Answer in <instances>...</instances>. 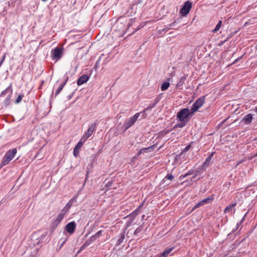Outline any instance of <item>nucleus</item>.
I'll return each instance as SVG.
<instances>
[{
	"label": "nucleus",
	"mask_w": 257,
	"mask_h": 257,
	"mask_svg": "<svg viewBox=\"0 0 257 257\" xmlns=\"http://www.w3.org/2000/svg\"><path fill=\"white\" fill-rule=\"evenodd\" d=\"M141 207H142V205H140L137 209H136L132 213H131L129 215V217L130 218H132L131 221L130 222V224H131L134 221L136 216L138 214V213L140 212V209Z\"/></svg>",
	"instance_id": "obj_13"
},
{
	"label": "nucleus",
	"mask_w": 257,
	"mask_h": 257,
	"mask_svg": "<svg viewBox=\"0 0 257 257\" xmlns=\"http://www.w3.org/2000/svg\"><path fill=\"white\" fill-rule=\"evenodd\" d=\"M23 97H24V95H23V94L22 95H21V94L19 95L18 96V97H17L16 99L15 102L16 103H20L22 101V98H23Z\"/></svg>",
	"instance_id": "obj_28"
},
{
	"label": "nucleus",
	"mask_w": 257,
	"mask_h": 257,
	"mask_svg": "<svg viewBox=\"0 0 257 257\" xmlns=\"http://www.w3.org/2000/svg\"><path fill=\"white\" fill-rule=\"evenodd\" d=\"M94 240H91V237L89 239H88L87 240H86L85 241V242L84 244V246H86H86H88Z\"/></svg>",
	"instance_id": "obj_31"
},
{
	"label": "nucleus",
	"mask_w": 257,
	"mask_h": 257,
	"mask_svg": "<svg viewBox=\"0 0 257 257\" xmlns=\"http://www.w3.org/2000/svg\"><path fill=\"white\" fill-rule=\"evenodd\" d=\"M183 176H184V178H185V177L188 176L187 173H186L185 174L183 175Z\"/></svg>",
	"instance_id": "obj_45"
},
{
	"label": "nucleus",
	"mask_w": 257,
	"mask_h": 257,
	"mask_svg": "<svg viewBox=\"0 0 257 257\" xmlns=\"http://www.w3.org/2000/svg\"><path fill=\"white\" fill-rule=\"evenodd\" d=\"M97 125L96 123H93L91 124L88 127V130L86 132H85L83 136L81 138L83 139V140H84L85 141L92 135L93 132L95 131L96 129V127Z\"/></svg>",
	"instance_id": "obj_7"
},
{
	"label": "nucleus",
	"mask_w": 257,
	"mask_h": 257,
	"mask_svg": "<svg viewBox=\"0 0 257 257\" xmlns=\"http://www.w3.org/2000/svg\"><path fill=\"white\" fill-rule=\"evenodd\" d=\"M48 233L47 232H44L41 235L40 239L37 242V243H39L40 242H43L44 240L45 239Z\"/></svg>",
	"instance_id": "obj_23"
},
{
	"label": "nucleus",
	"mask_w": 257,
	"mask_h": 257,
	"mask_svg": "<svg viewBox=\"0 0 257 257\" xmlns=\"http://www.w3.org/2000/svg\"><path fill=\"white\" fill-rule=\"evenodd\" d=\"M191 148V145H188L187 147H186L184 150H183V152H186L187 151H188Z\"/></svg>",
	"instance_id": "obj_36"
},
{
	"label": "nucleus",
	"mask_w": 257,
	"mask_h": 257,
	"mask_svg": "<svg viewBox=\"0 0 257 257\" xmlns=\"http://www.w3.org/2000/svg\"><path fill=\"white\" fill-rule=\"evenodd\" d=\"M86 141L84 140H83V139L81 138L80 141H79V142L77 143V144L76 145V146L74 148H75V150L80 149L82 147L83 144Z\"/></svg>",
	"instance_id": "obj_21"
},
{
	"label": "nucleus",
	"mask_w": 257,
	"mask_h": 257,
	"mask_svg": "<svg viewBox=\"0 0 257 257\" xmlns=\"http://www.w3.org/2000/svg\"><path fill=\"white\" fill-rule=\"evenodd\" d=\"M185 125V123H180L176 125L175 127H182Z\"/></svg>",
	"instance_id": "obj_37"
},
{
	"label": "nucleus",
	"mask_w": 257,
	"mask_h": 257,
	"mask_svg": "<svg viewBox=\"0 0 257 257\" xmlns=\"http://www.w3.org/2000/svg\"><path fill=\"white\" fill-rule=\"evenodd\" d=\"M142 231V228L141 227L137 228L134 232V234L137 235L139 232Z\"/></svg>",
	"instance_id": "obj_34"
},
{
	"label": "nucleus",
	"mask_w": 257,
	"mask_h": 257,
	"mask_svg": "<svg viewBox=\"0 0 257 257\" xmlns=\"http://www.w3.org/2000/svg\"><path fill=\"white\" fill-rule=\"evenodd\" d=\"M5 58H6V54H4L3 56V57H2V58L1 60V61H0V67L1 66L2 64L3 63L4 60L5 59Z\"/></svg>",
	"instance_id": "obj_35"
},
{
	"label": "nucleus",
	"mask_w": 257,
	"mask_h": 257,
	"mask_svg": "<svg viewBox=\"0 0 257 257\" xmlns=\"http://www.w3.org/2000/svg\"><path fill=\"white\" fill-rule=\"evenodd\" d=\"M68 77L67 76L66 78V80L65 81V82H64L63 83H61L60 86H59V87L58 88L56 92V95H58L60 92L62 90V89L63 88L64 86H65V85L66 84L67 80H68Z\"/></svg>",
	"instance_id": "obj_15"
},
{
	"label": "nucleus",
	"mask_w": 257,
	"mask_h": 257,
	"mask_svg": "<svg viewBox=\"0 0 257 257\" xmlns=\"http://www.w3.org/2000/svg\"><path fill=\"white\" fill-rule=\"evenodd\" d=\"M197 176V174H196L194 176L192 177V178H195Z\"/></svg>",
	"instance_id": "obj_44"
},
{
	"label": "nucleus",
	"mask_w": 257,
	"mask_h": 257,
	"mask_svg": "<svg viewBox=\"0 0 257 257\" xmlns=\"http://www.w3.org/2000/svg\"><path fill=\"white\" fill-rule=\"evenodd\" d=\"M174 179V176L172 174H168L165 178L163 180L164 181L165 179H167L170 181H172Z\"/></svg>",
	"instance_id": "obj_30"
},
{
	"label": "nucleus",
	"mask_w": 257,
	"mask_h": 257,
	"mask_svg": "<svg viewBox=\"0 0 257 257\" xmlns=\"http://www.w3.org/2000/svg\"><path fill=\"white\" fill-rule=\"evenodd\" d=\"M77 150H75V148L74 149V151H73V155L74 156L76 157L77 155V152L76 151Z\"/></svg>",
	"instance_id": "obj_39"
},
{
	"label": "nucleus",
	"mask_w": 257,
	"mask_h": 257,
	"mask_svg": "<svg viewBox=\"0 0 257 257\" xmlns=\"http://www.w3.org/2000/svg\"><path fill=\"white\" fill-rule=\"evenodd\" d=\"M212 199L210 198L207 197L206 198H205V199L202 200L201 202L204 205V204L208 203Z\"/></svg>",
	"instance_id": "obj_29"
},
{
	"label": "nucleus",
	"mask_w": 257,
	"mask_h": 257,
	"mask_svg": "<svg viewBox=\"0 0 257 257\" xmlns=\"http://www.w3.org/2000/svg\"><path fill=\"white\" fill-rule=\"evenodd\" d=\"M194 114L191 113V110H189L188 108L182 109L177 113V117L181 121H184L185 119L188 118L189 116H192Z\"/></svg>",
	"instance_id": "obj_2"
},
{
	"label": "nucleus",
	"mask_w": 257,
	"mask_h": 257,
	"mask_svg": "<svg viewBox=\"0 0 257 257\" xmlns=\"http://www.w3.org/2000/svg\"><path fill=\"white\" fill-rule=\"evenodd\" d=\"M13 93V89L12 88V84H11L8 87H7L5 90L3 91L0 96L1 97L5 96L7 94H8V95H12Z\"/></svg>",
	"instance_id": "obj_11"
},
{
	"label": "nucleus",
	"mask_w": 257,
	"mask_h": 257,
	"mask_svg": "<svg viewBox=\"0 0 257 257\" xmlns=\"http://www.w3.org/2000/svg\"><path fill=\"white\" fill-rule=\"evenodd\" d=\"M173 250V248H170L166 249L164 252L159 256V257H167V255Z\"/></svg>",
	"instance_id": "obj_20"
},
{
	"label": "nucleus",
	"mask_w": 257,
	"mask_h": 257,
	"mask_svg": "<svg viewBox=\"0 0 257 257\" xmlns=\"http://www.w3.org/2000/svg\"><path fill=\"white\" fill-rule=\"evenodd\" d=\"M174 24H175V22H173L169 25V27H167L165 29H162V30H160V31L161 32V33H162L163 32H164V33H166L169 30L170 27L174 26Z\"/></svg>",
	"instance_id": "obj_26"
},
{
	"label": "nucleus",
	"mask_w": 257,
	"mask_h": 257,
	"mask_svg": "<svg viewBox=\"0 0 257 257\" xmlns=\"http://www.w3.org/2000/svg\"><path fill=\"white\" fill-rule=\"evenodd\" d=\"M192 3L189 1H186L180 10V12L182 16H184L188 14L190 11Z\"/></svg>",
	"instance_id": "obj_8"
},
{
	"label": "nucleus",
	"mask_w": 257,
	"mask_h": 257,
	"mask_svg": "<svg viewBox=\"0 0 257 257\" xmlns=\"http://www.w3.org/2000/svg\"><path fill=\"white\" fill-rule=\"evenodd\" d=\"M36 235H37V233H35V234L33 235V236H34V237H35Z\"/></svg>",
	"instance_id": "obj_48"
},
{
	"label": "nucleus",
	"mask_w": 257,
	"mask_h": 257,
	"mask_svg": "<svg viewBox=\"0 0 257 257\" xmlns=\"http://www.w3.org/2000/svg\"><path fill=\"white\" fill-rule=\"evenodd\" d=\"M153 149H154L153 146H152L148 147V148H143V149L140 150V151H139V154L140 155L142 153H145L147 152V150H153Z\"/></svg>",
	"instance_id": "obj_24"
},
{
	"label": "nucleus",
	"mask_w": 257,
	"mask_h": 257,
	"mask_svg": "<svg viewBox=\"0 0 257 257\" xmlns=\"http://www.w3.org/2000/svg\"><path fill=\"white\" fill-rule=\"evenodd\" d=\"M185 79H186L185 77H182V78H181V79H180V82H179L177 84L176 87H177V88H179V87H180L182 86V85H183V83H181V81H185Z\"/></svg>",
	"instance_id": "obj_32"
},
{
	"label": "nucleus",
	"mask_w": 257,
	"mask_h": 257,
	"mask_svg": "<svg viewBox=\"0 0 257 257\" xmlns=\"http://www.w3.org/2000/svg\"><path fill=\"white\" fill-rule=\"evenodd\" d=\"M76 228V223L74 221H72L68 223L66 226V229L67 231L70 233L72 234Z\"/></svg>",
	"instance_id": "obj_9"
},
{
	"label": "nucleus",
	"mask_w": 257,
	"mask_h": 257,
	"mask_svg": "<svg viewBox=\"0 0 257 257\" xmlns=\"http://www.w3.org/2000/svg\"><path fill=\"white\" fill-rule=\"evenodd\" d=\"M214 153H212L205 160V162L203 163L204 166H208L209 165V163L210 162L212 157L214 155Z\"/></svg>",
	"instance_id": "obj_17"
},
{
	"label": "nucleus",
	"mask_w": 257,
	"mask_h": 257,
	"mask_svg": "<svg viewBox=\"0 0 257 257\" xmlns=\"http://www.w3.org/2000/svg\"><path fill=\"white\" fill-rule=\"evenodd\" d=\"M11 97L12 95H8L7 98L4 101V104L6 107L8 106L10 104Z\"/></svg>",
	"instance_id": "obj_22"
},
{
	"label": "nucleus",
	"mask_w": 257,
	"mask_h": 257,
	"mask_svg": "<svg viewBox=\"0 0 257 257\" xmlns=\"http://www.w3.org/2000/svg\"><path fill=\"white\" fill-rule=\"evenodd\" d=\"M86 246H84V244L81 247L80 250L83 249Z\"/></svg>",
	"instance_id": "obj_41"
},
{
	"label": "nucleus",
	"mask_w": 257,
	"mask_h": 257,
	"mask_svg": "<svg viewBox=\"0 0 257 257\" xmlns=\"http://www.w3.org/2000/svg\"><path fill=\"white\" fill-rule=\"evenodd\" d=\"M242 56H241V57H238V58L236 59L232 63V64H235L236 63L238 60H239L240 59H242Z\"/></svg>",
	"instance_id": "obj_38"
},
{
	"label": "nucleus",
	"mask_w": 257,
	"mask_h": 257,
	"mask_svg": "<svg viewBox=\"0 0 257 257\" xmlns=\"http://www.w3.org/2000/svg\"><path fill=\"white\" fill-rule=\"evenodd\" d=\"M170 86L169 82H163L161 86V89L162 91H165L169 88Z\"/></svg>",
	"instance_id": "obj_19"
},
{
	"label": "nucleus",
	"mask_w": 257,
	"mask_h": 257,
	"mask_svg": "<svg viewBox=\"0 0 257 257\" xmlns=\"http://www.w3.org/2000/svg\"><path fill=\"white\" fill-rule=\"evenodd\" d=\"M141 112H138L136 113L134 116L130 117L128 120H126L124 123V126L125 127V130L132 126L138 119Z\"/></svg>",
	"instance_id": "obj_6"
},
{
	"label": "nucleus",
	"mask_w": 257,
	"mask_h": 257,
	"mask_svg": "<svg viewBox=\"0 0 257 257\" xmlns=\"http://www.w3.org/2000/svg\"><path fill=\"white\" fill-rule=\"evenodd\" d=\"M42 1H43V2H46V1H47V0H42Z\"/></svg>",
	"instance_id": "obj_50"
},
{
	"label": "nucleus",
	"mask_w": 257,
	"mask_h": 257,
	"mask_svg": "<svg viewBox=\"0 0 257 257\" xmlns=\"http://www.w3.org/2000/svg\"><path fill=\"white\" fill-rule=\"evenodd\" d=\"M203 204H202L201 201L199 202L193 208V210H194L196 208H199L202 206H203Z\"/></svg>",
	"instance_id": "obj_33"
},
{
	"label": "nucleus",
	"mask_w": 257,
	"mask_h": 257,
	"mask_svg": "<svg viewBox=\"0 0 257 257\" xmlns=\"http://www.w3.org/2000/svg\"><path fill=\"white\" fill-rule=\"evenodd\" d=\"M255 110V112L257 113V106L256 107Z\"/></svg>",
	"instance_id": "obj_47"
},
{
	"label": "nucleus",
	"mask_w": 257,
	"mask_h": 257,
	"mask_svg": "<svg viewBox=\"0 0 257 257\" xmlns=\"http://www.w3.org/2000/svg\"><path fill=\"white\" fill-rule=\"evenodd\" d=\"M4 166H1V163L0 164V169L4 167Z\"/></svg>",
	"instance_id": "obj_46"
},
{
	"label": "nucleus",
	"mask_w": 257,
	"mask_h": 257,
	"mask_svg": "<svg viewBox=\"0 0 257 257\" xmlns=\"http://www.w3.org/2000/svg\"><path fill=\"white\" fill-rule=\"evenodd\" d=\"M144 216H145V215H143V216H142V217H143V218H144Z\"/></svg>",
	"instance_id": "obj_51"
},
{
	"label": "nucleus",
	"mask_w": 257,
	"mask_h": 257,
	"mask_svg": "<svg viewBox=\"0 0 257 257\" xmlns=\"http://www.w3.org/2000/svg\"><path fill=\"white\" fill-rule=\"evenodd\" d=\"M17 152V149L14 148L8 151L3 158L1 166H5L13 159Z\"/></svg>",
	"instance_id": "obj_1"
},
{
	"label": "nucleus",
	"mask_w": 257,
	"mask_h": 257,
	"mask_svg": "<svg viewBox=\"0 0 257 257\" xmlns=\"http://www.w3.org/2000/svg\"><path fill=\"white\" fill-rule=\"evenodd\" d=\"M65 241H64L62 243V244H61L60 245V248H61V247L63 245V244L65 243Z\"/></svg>",
	"instance_id": "obj_43"
},
{
	"label": "nucleus",
	"mask_w": 257,
	"mask_h": 257,
	"mask_svg": "<svg viewBox=\"0 0 257 257\" xmlns=\"http://www.w3.org/2000/svg\"><path fill=\"white\" fill-rule=\"evenodd\" d=\"M73 203V199H71L65 206V207L62 209L60 213L58 215L57 218L56 219V221L57 223H60L62 220L63 219L64 216L68 212L69 209L71 207Z\"/></svg>",
	"instance_id": "obj_3"
},
{
	"label": "nucleus",
	"mask_w": 257,
	"mask_h": 257,
	"mask_svg": "<svg viewBox=\"0 0 257 257\" xmlns=\"http://www.w3.org/2000/svg\"><path fill=\"white\" fill-rule=\"evenodd\" d=\"M89 78L90 76L87 74L82 75L77 80V85H81L86 83L89 80Z\"/></svg>",
	"instance_id": "obj_10"
},
{
	"label": "nucleus",
	"mask_w": 257,
	"mask_h": 257,
	"mask_svg": "<svg viewBox=\"0 0 257 257\" xmlns=\"http://www.w3.org/2000/svg\"><path fill=\"white\" fill-rule=\"evenodd\" d=\"M236 205V203H234L232 204H230L228 206H227L224 210V213H227V212H229L230 211H231L232 210V208L234 207Z\"/></svg>",
	"instance_id": "obj_16"
},
{
	"label": "nucleus",
	"mask_w": 257,
	"mask_h": 257,
	"mask_svg": "<svg viewBox=\"0 0 257 257\" xmlns=\"http://www.w3.org/2000/svg\"><path fill=\"white\" fill-rule=\"evenodd\" d=\"M188 176L192 175L193 174V170H190L187 173Z\"/></svg>",
	"instance_id": "obj_40"
},
{
	"label": "nucleus",
	"mask_w": 257,
	"mask_h": 257,
	"mask_svg": "<svg viewBox=\"0 0 257 257\" xmlns=\"http://www.w3.org/2000/svg\"><path fill=\"white\" fill-rule=\"evenodd\" d=\"M159 100H160V99H159L158 98H156L155 99L154 103H152V104H150L147 107L145 108V109L143 111V112H146V111H147L152 109V108L154 107L158 103Z\"/></svg>",
	"instance_id": "obj_14"
},
{
	"label": "nucleus",
	"mask_w": 257,
	"mask_h": 257,
	"mask_svg": "<svg viewBox=\"0 0 257 257\" xmlns=\"http://www.w3.org/2000/svg\"><path fill=\"white\" fill-rule=\"evenodd\" d=\"M222 24V21L220 20L218 22V24L216 25L215 29L212 31L213 32L215 33L219 30Z\"/></svg>",
	"instance_id": "obj_25"
},
{
	"label": "nucleus",
	"mask_w": 257,
	"mask_h": 257,
	"mask_svg": "<svg viewBox=\"0 0 257 257\" xmlns=\"http://www.w3.org/2000/svg\"><path fill=\"white\" fill-rule=\"evenodd\" d=\"M238 224H237V227H236V229H237V227H238Z\"/></svg>",
	"instance_id": "obj_49"
},
{
	"label": "nucleus",
	"mask_w": 257,
	"mask_h": 257,
	"mask_svg": "<svg viewBox=\"0 0 257 257\" xmlns=\"http://www.w3.org/2000/svg\"><path fill=\"white\" fill-rule=\"evenodd\" d=\"M101 234V231H98L95 235L91 236V240H95L97 238L99 237Z\"/></svg>",
	"instance_id": "obj_27"
},
{
	"label": "nucleus",
	"mask_w": 257,
	"mask_h": 257,
	"mask_svg": "<svg viewBox=\"0 0 257 257\" xmlns=\"http://www.w3.org/2000/svg\"><path fill=\"white\" fill-rule=\"evenodd\" d=\"M184 178V176H183V175H181L180 176V179H183Z\"/></svg>",
	"instance_id": "obj_42"
},
{
	"label": "nucleus",
	"mask_w": 257,
	"mask_h": 257,
	"mask_svg": "<svg viewBox=\"0 0 257 257\" xmlns=\"http://www.w3.org/2000/svg\"><path fill=\"white\" fill-rule=\"evenodd\" d=\"M252 119V115L251 114H248L246 115L244 118H243V122L246 124H248L251 123Z\"/></svg>",
	"instance_id": "obj_12"
},
{
	"label": "nucleus",
	"mask_w": 257,
	"mask_h": 257,
	"mask_svg": "<svg viewBox=\"0 0 257 257\" xmlns=\"http://www.w3.org/2000/svg\"><path fill=\"white\" fill-rule=\"evenodd\" d=\"M124 238H125L124 232L121 233L120 234L118 239H117V242H116V244L117 245H119L122 242V241L124 240Z\"/></svg>",
	"instance_id": "obj_18"
},
{
	"label": "nucleus",
	"mask_w": 257,
	"mask_h": 257,
	"mask_svg": "<svg viewBox=\"0 0 257 257\" xmlns=\"http://www.w3.org/2000/svg\"><path fill=\"white\" fill-rule=\"evenodd\" d=\"M52 59L58 60L60 59L63 54V48L57 47L52 49L51 52Z\"/></svg>",
	"instance_id": "obj_5"
},
{
	"label": "nucleus",
	"mask_w": 257,
	"mask_h": 257,
	"mask_svg": "<svg viewBox=\"0 0 257 257\" xmlns=\"http://www.w3.org/2000/svg\"><path fill=\"white\" fill-rule=\"evenodd\" d=\"M205 101V97H201L198 98L192 105L191 110V113L194 114L203 105Z\"/></svg>",
	"instance_id": "obj_4"
}]
</instances>
